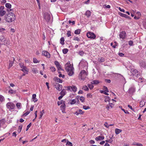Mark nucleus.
I'll return each instance as SVG.
<instances>
[{
	"mask_svg": "<svg viewBox=\"0 0 146 146\" xmlns=\"http://www.w3.org/2000/svg\"><path fill=\"white\" fill-rule=\"evenodd\" d=\"M16 106L18 109H20L21 108V104L20 103H18L16 104Z\"/></svg>",
	"mask_w": 146,
	"mask_h": 146,
	"instance_id": "7c9ffc66",
	"label": "nucleus"
},
{
	"mask_svg": "<svg viewBox=\"0 0 146 146\" xmlns=\"http://www.w3.org/2000/svg\"><path fill=\"white\" fill-rule=\"evenodd\" d=\"M80 100L82 102H83L84 101V98L83 96H81L80 98Z\"/></svg>",
	"mask_w": 146,
	"mask_h": 146,
	"instance_id": "a18cd8bd",
	"label": "nucleus"
},
{
	"mask_svg": "<svg viewBox=\"0 0 146 146\" xmlns=\"http://www.w3.org/2000/svg\"><path fill=\"white\" fill-rule=\"evenodd\" d=\"M119 10L121 12H122L123 13H125V10L123 9H121V8L120 7H119Z\"/></svg>",
	"mask_w": 146,
	"mask_h": 146,
	"instance_id": "680f3d73",
	"label": "nucleus"
},
{
	"mask_svg": "<svg viewBox=\"0 0 146 146\" xmlns=\"http://www.w3.org/2000/svg\"><path fill=\"white\" fill-rule=\"evenodd\" d=\"M65 69L66 71L68 72V74L69 76H72L74 73V68L73 66L71 65L70 63L68 62L65 65Z\"/></svg>",
	"mask_w": 146,
	"mask_h": 146,
	"instance_id": "f257e3e1",
	"label": "nucleus"
},
{
	"mask_svg": "<svg viewBox=\"0 0 146 146\" xmlns=\"http://www.w3.org/2000/svg\"><path fill=\"white\" fill-rule=\"evenodd\" d=\"M73 40H76L78 41H80V39L78 37H75L73 38Z\"/></svg>",
	"mask_w": 146,
	"mask_h": 146,
	"instance_id": "49530a36",
	"label": "nucleus"
},
{
	"mask_svg": "<svg viewBox=\"0 0 146 146\" xmlns=\"http://www.w3.org/2000/svg\"><path fill=\"white\" fill-rule=\"evenodd\" d=\"M44 113V110H42V111H40V114L39 117V119H40L42 118V115H43Z\"/></svg>",
	"mask_w": 146,
	"mask_h": 146,
	"instance_id": "5701e85b",
	"label": "nucleus"
},
{
	"mask_svg": "<svg viewBox=\"0 0 146 146\" xmlns=\"http://www.w3.org/2000/svg\"><path fill=\"white\" fill-rule=\"evenodd\" d=\"M32 70L33 72L35 74L37 73L38 72L36 69L34 68H32Z\"/></svg>",
	"mask_w": 146,
	"mask_h": 146,
	"instance_id": "f704fd0d",
	"label": "nucleus"
},
{
	"mask_svg": "<svg viewBox=\"0 0 146 146\" xmlns=\"http://www.w3.org/2000/svg\"><path fill=\"white\" fill-rule=\"evenodd\" d=\"M85 14L87 17L88 18L91 15V12L89 10H88L86 12Z\"/></svg>",
	"mask_w": 146,
	"mask_h": 146,
	"instance_id": "f3484780",
	"label": "nucleus"
},
{
	"mask_svg": "<svg viewBox=\"0 0 146 146\" xmlns=\"http://www.w3.org/2000/svg\"><path fill=\"white\" fill-rule=\"evenodd\" d=\"M33 62L34 63H37L38 62V60L36 58H35L33 59Z\"/></svg>",
	"mask_w": 146,
	"mask_h": 146,
	"instance_id": "e2e57ef3",
	"label": "nucleus"
},
{
	"mask_svg": "<svg viewBox=\"0 0 146 146\" xmlns=\"http://www.w3.org/2000/svg\"><path fill=\"white\" fill-rule=\"evenodd\" d=\"M6 13V11L4 10L0 11V15L2 16L4 15Z\"/></svg>",
	"mask_w": 146,
	"mask_h": 146,
	"instance_id": "412c9836",
	"label": "nucleus"
},
{
	"mask_svg": "<svg viewBox=\"0 0 146 146\" xmlns=\"http://www.w3.org/2000/svg\"><path fill=\"white\" fill-rule=\"evenodd\" d=\"M84 52L82 51H80L79 52V54L82 56H83L84 55Z\"/></svg>",
	"mask_w": 146,
	"mask_h": 146,
	"instance_id": "603ef678",
	"label": "nucleus"
},
{
	"mask_svg": "<svg viewBox=\"0 0 146 146\" xmlns=\"http://www.w3.org/2000/svg\"><path fill=\"white\" fill-rule=\"evenodd\" d=\"M122 130L118 129H115V133L117 135L120 132H121Z\"/></svg>",
	"mask_w": 146,
	"mask_h": 146,
	"instance_id": "6ab92c4d",
	"label": "nucleus"
},
{
	"mask_svg": "<svg viewBox=\"0 0 146 146\" xmlns=\"http://www.w3.org/2000/svg\"><path fill=\"white\" fill-rule=\"evenodd\" d=\"M87 36L89 38L92 39H95L96 37V35L92 33L88 32L87 34Z\"/></svg>",
	"mask_w": 146,
	"mask_h": 146,
	"instance_id": "423d86ee",
	"label": "nucleus"
},
{
	"mask_svg": "<svg viewBox=\"0 0 146 146\" xmlns=\"http://www.w3.org/2000/svg\"><path fill=\"white\" fill-rule=\"evenodd\" d=\"M60 43L62 45H64V38L63 37H62L60 39Z\"/></svg>",
	"mask_w": 146,
	"mask_h": 146,
	"instance_id": "393cba45",
	"label": "nucleus"
},
{
	"mask_svg": "<svg viewBox=\"0 0 146 146\" xmlns=\"http://www.w3.org/2000/svg\"><path fill=\"white\" fill-rule=\"evenodd\" d=\"M100 92L101 93L104 94H105L106 95H108L109 94L108 93H107L105 91H104V90H101L100 91Z\"/></svg>",
	"mask_w": 146,
	"mask_h": 146,
	"instance_id": "a19ab883",
	"label": "nucleus"
},
{
	"mask_svg": "<svg viewBox=\"0 0 146 146\" xmlns=\"http://www.w3.org/2000/svg\"><path fill=\"white\" fill-rule=\"evenodd\" d=\"M134 145H136L137 146H143L140 143H137L136 144H135Z\"/></svg>",
	"mask_w": 146,
	"mask_h": 146,
	"instance_id": "774afa93",
	"label": "nucleus"
},
{
	"mask_svg": "<svg viewBox=\"0 0 146 146\" xmlns=\"http://www.w3.org/2000/svg\"><path fill=\"white\" fill-rule=\"evenodd\" d=\"M30 113V112L29 111H27V112H26V113H24L23 115V116H26L27 115Z\"/></svg>",
	"mask_w": 146,
	"mask_h": 146,
	"instance_id": "3c124183",
	"label": "nucleus"
},
{
	"mask_svg": "<svg viewBox=\"0 0 146 146\" xmlns=\"http://www.w3.org/2000/svg\"><path fill=\"white\" fill-rule=\"evenodd\" d=\"M66 145H69L70 146H72V143L71 142H69V141H68L67 142Z\"/></svg>",
	"mask_w": 146,
	"mask_h": 146,
	"instance_id": "58836bf2",
	"label": "nucleus"
},
{
	"mask_svg": "<svg viewBox=\"0 0 146 146\" xmlns=\"http://www.w3.org/2000/svg\"><path fill=\"white\" fill-rule=\"evenodd\" d=\"M5 6L7 8H10L11 7V5L9 3H7L5 4Z\"/></svg>",
	"mask_w": 146,
	"mask_h": 146,
	"instance_id": "473e14b6",
	"label": "nucleus"
},
{
	"mask_svg": "<svg viewBox=\"0 0 146 146\" xmlns=\"http://www.w3.org/2000/svg\"><path fill=\"white\" fill-rule=\"evenodd\" d=\"M110 100V98L108 96H106L105 99L104 101L106 102H109Z\"/></svg>",
	"mask_w": 146,
	"mask_h": 146,
	"instance_id": "e433bc0d",
	"label": "nucleus"
},
{
	"mask_svg": "<svg viewBox=\"0 0 146 146\" xmlns=\"http://www.w3.org/2000/svg\"><path fill=\"white\" fill-rule=\"evenodd\" d=\"M68 50L66 48H64L63 49L62 52L64 54H66L68 52Z\"/></svg>",
	"mask_w": 146,
	"mask_h": 146,
	"instance_id": "c9c22d12",
	"label": "nucleus"
},
{
	"mask_svg": "<svg viewBox=\"0 0 146 146\" xmlns=\"http://www.w3.org/2000/svg\"><path fill=\"white\" fill-rule=\"evenodd\" d=\"M63 102V101H61L60 102H59V101L58 102L57 104H58V105L59 106L60 104H61Z\"/></svg>",
	"mask_w": 146,
	"mask_h": 146,
	"instance_id": "69168bd1",
	"label": "nucleus"
},
{
	"mask_svg": "<svg viewBox=\"0 0 146 146\" xmlns=\"http://www.w3.org/2000/svg\"><path fill=\"white\" fill-rule=\"evenodd\" d=\"M66 91L64 90H62V91L60 93V94L63 96L66 94Z\"/></svg>",
	"mask_w": 146,
	"mask_h": 146,
	"instance_id": "a878e982",
	"label": "nucleus"
},
{
	"mask_svg": "<svg viewBox=\"0 0 146 146\" xmlns=\"http://www.w3.org/2000/svg\"><path fill=\"white\" fill-rule=\"evenodd\" d=\"M105 91H106L107 92H109V90L108 88L105 86H104L103 87V89Z\"/></svg>",
	"mask_w": 146,
	"mask_h": 146,
	"instance_id": "c03bdc74",
	"label": "nucleus"
},
{
	"mask_svg": "<svg viewBox=\"0 0 146 146\" xmlns=\"http://www.w3.org/2000/svg\"><path fill=\"white\" fill-rule=\"evenodd\" d=\"M105 81L108 83H110L111 82V80L110 79H105Z\"/></svg>",
	"mask_w": 146,
	"mask_h": 146,
	"instance_id": "0e129e2a",
	"label": "nucleus"
},
{
	"mask_svg": "<svg viewBox=\"0 0 146 146\" xmlns=\"http://www.w3.org/2000/svg\"><path fill=\"white\" fill-rule=\"evenodd\" d=\"M131 72L133 75L137 74V70L135 69H131Z\"/></svg>",
	"mask_w": 146,
	"mask_h": 146,
	"instance_id": "f8f14e48",
	"label": "nucleus"
},
{
	"mask_svg": "<svg viewBox=\"0 0 146 146\" xmlns=\"http://www.w3.org/2000/svg\"><path fill=\"white\" fill-rule=\"evenodd\" d=\"M36 95L35 94H33L32 96V99L33 101L35 102H36L37 101V99L36 98Z\"/></svg>",
	"mask_w": 146,
	"mask_h": 146,
	"instance_id": "dca6fc26",
	"label": "nucleus"
},
{
	"mask_svg": "<svg viewBox=\"0 0 146 146\" xmlns=\"http://www.w3.org/2000/svg\"><path fill=\"white\" fill-rule=\"evenodd\" d=\"M71 88L72 91H73L74 92L76 91L77 88L75 86L72 85L71 86Z\"/></svg>",
	"mask_w": 146,
	"mask_h": 146,
	"instance_id": "a211bd4d",
	"label": "nucleus"
},
{
	"mask_svg": "<svg viewBox=\"0 0 146 146\" xmlns=\"http://www.w3.org/2000/svg\"><path fill=\"white\" fill-rule=\"evenodd\" d=\"M135 91V89L133 88H130L129 91V93H132Z\"/></svg>",
	"mask_w": 146,
	"mask_h": 146,
	"instance_id": "aec40b11",
	"label": "nucleus"
},
{
	"mask_svg": "<svg viewBox=\"0 0 146 146\" xmlns=\"http://www.w3.org/2000/svg\"><path fill=\"white\" fill-rule=\"evenodd\" d=\"M76 102V101L75 99H73L72 100H71L70 102V104H75Z\"/></svg>",
	"mask_w": 146,
	"mask_h": 146,
	"instance_id": "cd10ccee",
	"label": "nucleus"
},
{
	"mask_svg": "<svg viewBox=\"0 0 146 146\" xmlns=\"http://www.w3.org/2000/svg\"><path fill=\"white\" fill-rule=\"evenodd\" d=\"M136 15H138V17H140L141 15V14L140 12H137L136 13Z\"/></svg>",
	"mask_w": 146,
	"mask_h": 146,
	"instance_id": "338daca9",
	"label": "nucleus"
},
{
	"mask_svg": "<svg viewBox=\"0 0 146 146\" xmlns=\"http://www.w3.org/2000/svg\"><path fill=\"white\" fill-rule=\"evenodd\" d=\"M54 63L58 70H61V66L58 62L57 61H55L54 62Z\"/></svg>",
	"mask_w": 146,
	"mask_h": 146,
	"instance_id": "9b49d317",
	"label": "nucleus"
},
{
	"mask_svg": "<svg viewBox=\"0 0 146 146\" xmlns=\"http://www.w3.org/2000/svg\"><path fill=\"white\" fill-rule=\"evenodd\" d=\"M87 96L88 98H92V95L91 94L89 93L87 94Z\"/></svg>",
	"mask_w": 146,
	"mask_h": 146,
	"instance_id": "6e6d98bb",
	"label": "nucleus"
},
{
	"mask_svg": "<svg viewBox=\"0 0 146 146\" xmlns=\"http://www.w3.org/2000/svg\"><path fill=\"white\" fill-rule=\"evenodd\" d=\"M6 106L10 110L13 109L15 107V104L12 102H9L6 104Z\"/></svg>",
	"mask_w": 146,
	"mask_h": 146,
	"instance_id": "39448f33",
	"label": "nucleus"
},
{
	"mask_svg": "<svg viewBox=\"0 0 146 146\" xmlns=\"http://www.w3.org/2000/svg\"><path fill=\"white\" fill-rule=\"evenodd\" d=\"M22 71H23L24 73H25L26 74H28V69L27 68L23 69L21 70Z\"/></svg>",
	"mask_w": 146,
	"mask_h": 146,
	"instance_id": "4be33fe9",
	"label": "nucleus"
},
{
	"mask_svg": "<svg viewBox=\"0 0 146 146\" xmlns=\"http://www.w3.org/2000/svg\"><path fill=\"white\" fill-rule=\"evenodd\" d=\"M80 29H78L76 30L75 31L74 33L76 34H79L80 33Z\"/></svg>",
	"mask_w": 146,
	"mask_h": 146,
	"instance_id": "bb28decb",
	"label": "nucleus"
},
{
	"mask_svg": "<svg viewBox=\"0 0 146 146\" xmlns=\"http://www.w3.org/2000/svg\"><path fill=\"white\" fill-rule=\"evenodd\" d=\"M19 64L21 68L22 69L27 68L25 66H24V64L22 62L20 63Z\"/></svg>",
	"mask_w": 146,
	"mask_h": 146,
	"instance_id": "b1692460",
	"label": "nucleus"
},
{
	"mask_svg": "<svg viewBox=\"0 0 146 146\" xmlns=\"http://www.w3.org/2000/svg\"><path fill=\"white\" fill-rule=\"evenodd\" d=\"M126 33L125 31L121 32L119 34V37L120 38L124 39L126 37Z\"/></svg>",
	"mask_w": 146,
	"mask_h": 146,
	"instance_id": "1a4fd4ad",
	"label": "nucleus"
},
{
	"mask_svg": "<svg viewBox=\"0 0 146 146\" xmlns=\"http://www.w3.org/2000/svg\"><path fill=\"white\" fill-rule=\"evenodd\" d=\"M80 114H83L84 113V112H83L82 110L81 109H79L78 111Z\"/></svg>",
	"mask_w": 146,
	"mask_h": 146,
	"instance_id": "8fccbe9b",
	"label": "nucleus"
},
{
	"mask_svg": "<svg viewBox=\"0 0 146 146\" xmlns=\"http://www.w3.org/2000/svg\"><path fill=\"white\" fill-rule=\"evenodd\" d=\"M139 64L140 67L144 68H146V63L143 60L140 61Z\"/></svg>",
	"mask_w": 146,
	"mask_h": 146,
	"instance_id": "6e6552de",
	"label": "nucleus"
},
{
	"mask_svg": "<svg viewBox=\"0 0 146 146\" xmlns=\"http://www.w3.org/2000/svg\"><path fill=\"white\" fill-rule=\"evenodd\" d=\"M54 80L57 82L61 83L62 82V80L60 79L57 77H55L54 78Z\"/></svg>",
	"mask_w": 146,
	"mask_h": 146,
	"instance_id": "ddd939ff",
	"label": "nucleus"
},
{
	"mask_svg": "<svg viewBox=\"0 0 146 146\" xmlns=\"http://www.w3.org/2000/svg\"><path fill=\"white\" fill-rule=\"evenodd\" d=\"M99 61L100 62H102L105 61V59L104 58L102 57L100 59H99Z\"/></svg>",
	"mask_w": 146,
	"mask_h": 146,
	"instance_id": "ea45409f",
	"label": "nucleus"
},
{
	"mask_svg": "<svg viewBox=\"0 0 146 146\" xmlns=\"http://www.w3.org/2000/svg\"><path fill=\"white\" fill-rule=\"evenodd\" d=\"M22 125H20L19 126V128L17 130V131L18 133H19L21 132V131L22 128Z\"/></svg>",
	"mask_w": 146,
	"mask_h": 146,
	"instance_id": "c756f323",
	"label": "nucleus"
},
{
	"mask_svg": "<svg viewBox=\"0 0 146 146\" xmlns=\"http://www.w3.org/2000/svg\"><path fill=\"white\" fill-rule=\"evenodd\" d=\"M68 37H69L71 36V32L70 31H68L67 34Z\"/></svg>",
	"mask_w": 146,
	"mask_h": 146,
	"instance_id": "5fc2aeb1",
	"label": "nucleus"
},
{
	"mask_svg": "<svg viewBox=\"0 0 146 146\" xmlns=\"http://www.w3.org/2000/svg\"><path fill=\"white\" fill-rule=\"evenodd\" d=\"M133 44V42L132 40H130L129 42V44L131 46H132Z\"/></svg>",
	"mask_w": 146,
	"mask_h": 146,
	"instance_id": "052dcab7",
	"label": "nucleus"
},
{
	"mask_svg": "<svg viewBox=\"0 0 146 146\" xmlns=\"http://www.w3.org/2000/svg\"><path fill=\"white\" fill-rule=\"evenodd\" d=\"M16 91L13 90H10L9 91V93L10 94H15L16 93Z\"/></svg>",
	"mask_w": 146,
	"mask_h": 146,
	"instance_id": "72a5a7b5",
	"label": "nucleus"
},
{
	"mask_svg": "<svg viewBox=\"0 0 146 146\" xmlns=\"http://www.w3.org/2000/svg\"><path fill=\"white\" fill-rule=\"evenodd\" d=\"M125 113L129 114V112L127 110H125L124 109H121Z\"/></svg>",
	"mask_w": 146,
	"mask_h": 146,
	"instance_id": "13d9d810",
	"label": "nucleus"
},
{
	"mask_svg": "<svg viewBox=\"0 0 146 146\" xmlns=\"http://www.w3.org/2000/svg\"><path fill=\"white\" fill-rule=\"evenodd\" d=\"M54 86L56 89L59 91H60L62 89V85L59 84L58 83H56V84L54 85Z\"/></svg>",
	"mask_w": 146,
	"mask_h": 146,
	"instance_id": "0eeeda50",
	"label": "nucleus"
},
{
	"mask_svg": "<svg viewBox=\"0 0 146 146\" xmlns=\"http://www.w3.org/2000/svg\"><path fill=\"white\" fill-rule=\"evenodd\" d=\"M82 89L85 91H88L89 90L88 87L86 86H84L82 88Z\"/></svg>",
	"mask_w": 146,
	"mask_h": 146,
	"instance_id": "c85d7f7f",
	"label": "nucleus"
},
{
	"mask_svg": "<svg viewBox=\"0 0 146 146\" xmlns=\"http://www.w3.org/2000/svg\"><path fill=\"white\" fill-rule=\"evenodd\" d=\"M104 126L107 128H108L109 127V125H108V123L106 122H105L104 124Z\"/></svg>",
	"mask_w": 146,
	"mask_h": 146,
	"instance_id": "bf43d9fd",
	"label": "nucleus"
},
{
	"mask_svg": "<svg viewBox=\"0 0 146 146\" xmlns=\"http://www.w3.org/2000/svg\"><path fill=\"white\" fill-rule=\"evenodd\" d=\"M66 87L67 88V89L68 90H69L71 91H72L71 86H69Z\"/></svg>",
	"mask_w": 146,
	"mask_h": 146,
	"instance_id": "09e8293b",
	"label": "nucleus"
},
{
	"mask_svg": "<svg viewBox=\"0 0 146 146\" xmlns=\"http://www.w3.org/2000/svg\"><path fill=\"white\" fill-rule=\"evenodd\" d=\"M4 100V98L2 95H0V102H2Z\"/></svg>",
	"mask_w": 146,
	"mask_h": 146,
	"instance_id": "2f4dec72",
	"label": "nucleus"
},
{
	"mask_svg": "<svg viewBox=\"0 0 146 146\" xmlns=\"http://www.w3.org/2000/svg\"><path fill=\"white\" fill-rule=\"evenodd\" d=\"M145 104L143 102L141 101L140 103V107H142L145 105Z\"/></svg>",
	"mask_w": 146,
	"mask_h": 146,
	"instance_id": "79ce46f5",
	"label": "nucleus"
},
{
	"mask_svg": "<svg viewBox=\"0 0 146 146\" xmlns=\"http://www.w3.org/2000/svg\"><path fill=\"white\" fill-rule=\"evenodd\" d=\"M31 125H32L31 123L29 124V125H28L27 126V128L26 129V131H27L28 130V129H29V127L31 126Z\"/></svg>",
	"mask_w": 146,
	"mask_h": 146,
	"instance_id": "37998d69",
	"label": "nucleus"
},
{
	"mask_svg": "<svg viewBox=\"0 0 146 146\" xmlns=\"http://www.w3.org/2000/svg\"><path fill=\"white\" fill-rule=\"evenodd\" d=\"M87 75V73L84 70H82L80 72L78 78L79 79L84 80Z\"/></svg>",
	"mask_w": 146,
	"mask_h": 146,
	"instance_id": "7ed1b4c3",
	"label": "nucleus"
},
{
	"mask_svg": "<svg viewBox=\"0 0 146 146\" xmlns=\"http://www.w3.org/2000/svg\"><path fill=\"white\" fill-rule=\"evenodd\" d=\"M91 83L92 84H97L99 83V82L98 80H94L92 81Z\"/></svg>",
	"mask_w": 146,
	"mask_h": 146,
	"instance_id": "2eb2a0df",
	"label": "nucleus"
},
{
	"mask_svg": "<svg viewBox=\"0 0 146 146\" xmlns=\"http://www.w3.org/2000/svg\"><path fill=\"white\" fill-rule=\"evenodd\" d=\"M43 17L45 21L47 22H48L50 21V14L47 13H45L43 15Z\"/></svg>",
	"mask_w": 146,
	"mask_h": 146,
	"instance_id": "20e7f679",
	"label": "nucleus"
},
{
	"mask_svg": "<svg viewBox=\"0 0 146 146\" xmlns=\"http://www.w3.org/2000/svg\"><path fill=\"white\" fill-rule=\"evenodd\" d=\"M50 69L52 72L55 71L56 70L55 68L54 67H50Z\"/></svg>",
	"mask_w": 146,
	"mask_h": 146,
	"instance_id": "864d4df0",
	"label": "nucleus"
},
{
	"mask_svg": "<svg viewBox=\"0 0 146 146\" xmlns=\"http://www.w3.org/2000/svg\"><path fill=\"white\" fill-rule=\"evenodd\" d=\"M5 19L7 22H11L15 19V16L13 13L9 12L5 15Z\"/></svg>",
	"mask_w": 146,
	"mask_h": 146,
	"instance_id": "f03ea898",
	"label": "nucleus"
},
{
	"mask_svg": "<svg viewBox=\"0 0 146 146\" xmlns=\"http://www.w3.org/2000/svg\"><path fill=\"white\" fill-rule=\"evenodd\" d=\"M13 62H10L9 64V68L11 67L13 65Z\"/></svg>",
	"mask_w": 146,
	"mask_h": 146,
	"instance_id": "4d7b16f0",
	"label": "nucleus"
},
{
	"mask_svg": "<svg viewBox=\"0 0 146 146\" xmlns=\"http://www.w3.org/2000/svg\"><path fill=\"white\" fill-rule=\"evenodd\" d=\"M42 54L48 58H49L50 57V55L49 53L46 51H43L42 52Z\"/></svg>",
	"mask_w": 146,
	"mask_h": 146,
	"instance_id": "9d476101",
	"label": "nucleus"
},
{
	"mask_svg": "<svg viewBox=\"0 0 146 146\" xmlns=\"http://www.w3.org/2000/svg\"><path fill=\"white\" fill-rule=\"evenodd\" d=\"M93 84H88V86L90 89H92L94 87V86L92 85Z\"/></svg>",
	"mask_w": 146,
	"mask_h": 146,
	"instance_id": "4c0bfd02",
	"label": "nucleus"
},
{
	"mask_svg": "<svg viewBox=\"0 0 146 146\" xmlns=\"http://www.w3.org/2000/svg\"><path fill=\"white\" fill-rule=\"evenodd\" d=\"M104 136H99L96 138V141H99L100 140H103L104 139Z\"/></svg>",
	"mask_w": 146,
	"mask_h": 146,
	"instance_id": "4468645a",
	"label": "nucleus"
},
{
	"mask_svg": "<svg viewBox=\"0 0 146 146\" xmlns=\"http://www.w3.org/2000/svg\"><path fill=\"white\" fill-rule=\"evenodd\" d=\"M83 108L84 109H85V110H87L88 109H90V108L89 107V106H83Z\"/></svg>",
	"mask_w": 146,
	"mask_h": 146,
	"instance_id": "de8ad7c7",
	"label": "nucleus"
}]
</instances>
